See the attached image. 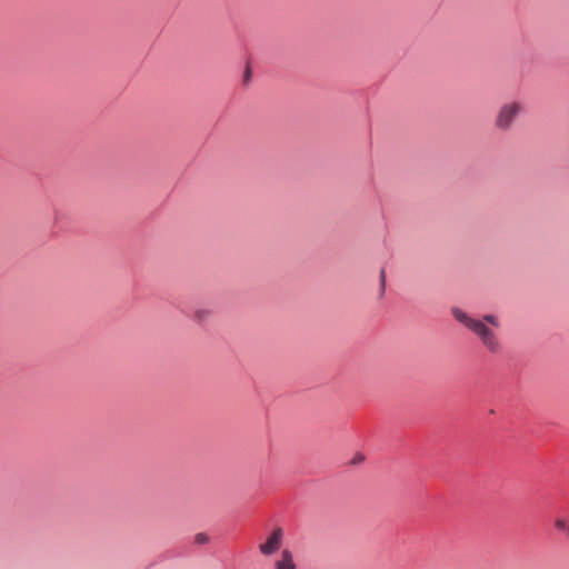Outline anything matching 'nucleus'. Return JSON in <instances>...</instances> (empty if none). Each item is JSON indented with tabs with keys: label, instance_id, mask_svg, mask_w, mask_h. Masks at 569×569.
<instances>
[{
	"label": "nucleus",
	"instance_id": "obj_5",
	"mask_svg": "<svg viewBox=\"0 0 569 569\" xmlns=\"http://www.w3.org/2000/svg\"><path fill=\"white\" fill-rule=\"evenodd\" d=\"M193 539H194V543L201 546V545H206L210 541V536L206 532H199V533L194 535Z\"/></svg>",
	"mask_w": 569,
	"mask_h": 569
},
{
	"label": "nucleus",
	"instance_id": "obj_7",
	"mask_svg": "<svg viewBox=\"0 0 569 569\" xmlns=\"http://www.w3.org/2000/svg\"><path fill=\"white\" fill-rule=\"evenodd\" d=\"M363 459H365V457H363L362 455L358 453V455H356V456H355V458L352 459V463H353V465H358V463L362 462V461H363Z\"/></svg>",
	"mask_w": 569,
	"mask_h": 569
},
{
	"label": "nucleus",
	"instance_id": "obj_4",
	"mask_svg": "<svg viewBox=\"0 0 569 569\" xmlns=\"http://www.w3.org/2000/svg\"><path fill=\"white\" fill-rule=\"evenodd\" d=\"M274 567L276 569H296L291 551L288 549L282 550L281 559L276 561Z\"/></svg>",
	"mask_w": 569,
	"mask_h": 569
},
{
	"label": "nucleus",
	"instance_id": "obj_8",
	"mask_svg": "<svg viewBox=\"0 0 569 569\" xmlns=\"http://www.w3.org/2000/svg\"><path fill=\"white\" fill-rule=\"evenodd\" d=\"M211 312L209 310H201L197 312V317H210Z\"/></svg>",
	"mask_w": 569,
	"mask_h": 569
},
{
	"label": "nucleus",
	"instance_id": "obj_9",
	"mask_svg": "<svg viewBox=\"0 0 569 569\" xmlns=\"http://www.w3.org/2000/svg\"><path fill=\"white\" fill-rule=\"evenodd\" d=\"M380 279H381V291L383 292L385 290V271L382 270L381 271V274H380Z\"/></svg>",
	"mask_w": 569,
	"mask_h": 569
},
{
	"label": "nucleus",
	"instance_id": "obj_1",
	"mask_svg": "<svg viewBox=\"0 0 569 569\" xmlns=\"http://www.w3.org/2000/svg\"><path fill=\"white\" fill-rule=\"evenodd\" d=\"M523 111V104L520 101L512 100L505 102L498 110L496 117H495V127L499 131H509L517 118L520 116V113Z\"/></svg>",
	"mask_w": 569,
	"mask_h": 569
},
{
	"label": "nucleus",
	"instance_id": "obj_10",
	"mask_svg": "<svg viewBox=\"0 0 569 569\" xmlns=\"http://www.w3.org/2000/svg\"><path fill=\"white\" fill-rule=\"evenodd\" d=\"M483 320L489 321V320H493V318H492L491 316H486V317L483 318Z\"/></svg>",
	"mask_w": 569,
	"mask_h": 569
},
{
	"label": "nucleus",
	"instance_id": "obj_3",
	"mask_svg": "<svg viewBox=\"0 0 569 569\" xmlns=\"http://www.w3.org/2000/svg\"><path fill=\"white\" fill-rule=\"evenodd\" d=\"M283 539V530L281 528H276L268 536L264 542L260 543L259 550L263 556H271L276 553L281 545Z\"/></svg>",
	"mask_w": 569,
	"mask_h": 569
},
{
	"label": "nucleus",
	"instance_id": "obj_2",
	"mask_svg": "<svg viewBox=\"0 0 569 569\" xmlns=\"http://www.w3.org/2000/svg\"><path fill=\"white\" fill-rule=\"evenodd\" d=\"M468 328L479 337L482 343L491 351L496 352L499 348V342L492 331V329L488 326L489 322H465ZM495 327H498L500 322H490Z\"/></svg>",
	"mask_w": 569,
	"mask_h": 569
},
{
	"label": "nucleus",
	"instance_id": "obj_6",
	"mask_svg": "<svg viewBox=\"0 0 569 569\" xmlns=\"http://www.w3.org/2000/svg\"><path fill=\"white\" fill-rule=\"evenodd\" d=\"M451 312L456 320H470L467 315L459 308H452Z\"/></svg>",
	"mask_w": 569,
	"mask_h": 569
}]
</instances>
